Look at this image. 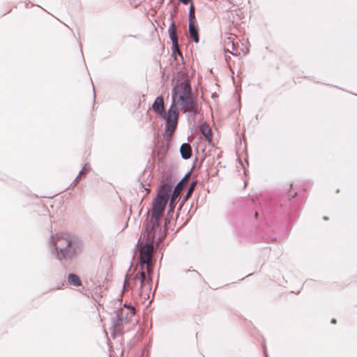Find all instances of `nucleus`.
Segmentation results:
<instances>
[{"label":"nucleus","instance_id":"f257e3e1","mask_svg":"<svg viewBox=\"0 0 357 357\" xmlns=\"http://www.w3.org/2000/svg\"><path fill=\"white\" fill-rule=\"evenodd\" d=\"M164 195V192H160L153 199L151 211L146 214L142 234L137 244V248L139 250L142 269H144V265L151 263L155 240L161 242L166 236L165 228L162 227V214L165 208V199H167Z\"/></svg>","mask_w":357,"mask_h":357},{"label":"nucleus","instance_id":"f03ea898","mask_svg":"<svg viewBox=\"0 0 357 357\" xmlns=\"http://www.w3.org/2000/svg\"><path fill=\"white\" fill-rule=\"evenodd\" d=\"M49 245L52 255L59 260H71L82 250V243L69 233L51 234Z\"/></svg>","mask_w":357,"mask_h":357},{"label":"nucleus","instance_id":"7ed1b4c3","mask_svg":"<svg viewBox=\"0 0 357 357\" xmlns=\"http://www.w3.org/2000/svg\"><path fill=\"white\" fill-rule=\"evenodd\" d=\"M153 111L165 121V133L170 137L177 128L179 112L174 104H171L167 112L164 110L163 98L160 96L155 98L152 105Z\"/></svg>","mask_w":357,"mask_h":357},{"label":"nucleus","instance_id":"20e7f679","mask_svg":"<svg viewBox=\"0 0 357 357\" xmlns=\"http://www.w3.org/2000/svg\"><path fill=\"white\" fill-rule=\"evenodd\" d=\"M172 104L177 105L179 107L188 101H193L197 99L194 96L191 86L185 81L177 82L172 89Z\"/></svg>","mask_w":357,"mask_h":357},{"label":"nucleus","instance_id":"39448f33","mask_svg":"<svg viewBox=\"0 0 357 357\" xmlns=\"http://www.w3.org/2000/svg\"><path fill=\"white\" fill-rule=\"evenodd\" d=\"M174 181L172 177L167 176L164 181L161 182L160 185L158 188V194L155 198L160 194V192H164V197H165V195H167V199H165L167 205V201L170 198V202L176 204L180 199V193L179 192L174 190L173 188Z\"/></svg>","mask_w":357,"mask_h":357},{"label":"nucleus","instance_id":"423d86ee","mask_svg":"<svg viewBox=\"0 0 357 357\" xmlns=\"http://www.w3.org/2000/svg\"><path fill=\"white\" fill-rule=\"evenodd\" d=\"M138 275L139 280L140 282V288L138 291V294L142 298L146 299V296H148V293H146L144 295H143L144 291H151L152 284V276L146 275V272L144 271V269H142L138 273Z\"/></svg>","mask_w":357,"mask_h":357},{"label":"nucleus","instance_id":"0eeeda50","mask_svg":"<svg viewBox=\"0 0 357 357\" xmlns=\"http://www.w3.org/2000/svg\"><path fill=\"white\" fill-rule=\"evenodd\" d=\"M180 109L183 111L184 114H187L188 120L192 122H195L196 116L199 114L201 109L197 99L193 101H188L186 105H183Z\"/></svg>","mask_w":357,"mask_h":357},{"label":"nucleus","instance_id":"6e6552de","mask_svg":"<svg viewBox=\"0 0 357 357\" xmlns=\"http://www.w3.org/2000/svg\"><path fill=\"white\" fill-rule=\"evenodd\" d=\"M168 33L169 39L172 41V56L176 58L177 55L180 56L183 59V55L178 47V36L176 33V24L174 21H172L168 27Z\"/></svg>","mask_w":357,"mask_h":357},{"label":"nucleus","instance_id":"1a4fd4ad","mask_svg":"<svg viewBox=\"0 0 357 357\" xmlns=\"http://www.w3.org/2000/svg\"><path fill=\"white\" fill-rule=\"evenodd\" d=\"M171 137H168L165 134V141H158L156 145V149H157V155L158 157V160L160 161H162L163 158L165 157L166 154L168 152L169 147V142L171 140Z\"/></svg>","mask_w":357,"mask_h":357},{"label":"nucleus","instance_id":"9d476101","mask_svg":"<svg viewBox=\"0 0 357 357\" xmlns=\"http://www.w3.org/2000/svg\"><path fill=\"white\" fill-rule=\"evenodd\" d=\"M189 34L191 36L195 43H198L199 41V34L198 26L195 22H189Z\"/></svg>","mask_w":357,"mask_h":357},{"label":"nucleus","instance_id":"9b49d317","mask_svg":"<svg viewBox=\"0 0 357 357\" xmlns=\"http://www.w3.org/2000/svg\"><path fill=\"white\" fill-rule=\"evenodd\" d=\"M139 280L138 273L135 277H131L127 274L125 278L124 284L123 289V291L128 289H132L136 286L137 282Z\"/></svg>","mask_w":357,"mask_h":357},{"label":"nucleus","instance_id":"f8f14e48","mask_svg":"<svg viewBox=\"0 0 357 357\" xmlns=\"http://www.w3.org/2000/svg\"><path fill=\"white\" fill-rule=\"evenodd\" d=\"M180 153L183 160L190 159L192 156V148L188 143H183L180 147Z\"/></svg>","mask_w":357,"mask_h":357},{"label":"nucleus","instance_id":"ddd939ff","mask_svg":"<svg viewBox=\"0 0 357 357\" xmlns=\"http://www.w3.org/2000/svg\"><path fill=\"white\" fill-rule=\"evenodd\" d=\"M199 132L204 137V138L209 141L212 138L211 130L206 123H203L199 126Z\"/></svg>","mask_w":357,"mask_h":357},{"label":"nucleus","instance_id":"4468645a","mask_svg":"<svg viewBox=\"0 0 357 357\" xmlns=\"http://www.w3.org/2000/svg\"><path fill=\"white\" fill-rule=\"evenodd\" d=\"M68 282L75 287H79L82 282L79 276L75 273H69L68 275Z\"/></svg>","mask_w":357,"mask_h":357},{"label":"nucleus","instance_id":"2eb2a0df","mask_svg":"<svg viewBox=\"0 0 357 357\" xmlns=\"http://www.w3.org/2000/svg\"><path fill=\"white\" fill-rule=\"evenodd\" d=\"M193 188H194V185L193 184H191L190 187L188 188L185 195L183 197V200H182V202L181 203V204L179 205V207H178V209L181 210L182 206H183V204L185 202H186L189 197H191L192 195V191H193Z\"/></svg>","mask_w":357,"mask_h":357},{"label":"nucleus","instance_id":"dca6fc26","mask_svg":"<svg viewBox=\"0 0 357 357\" xmlns=\"http://www.w3.org/2000/svg\"><path fill=\"white\" fill-rule=\"evenodd\" d=\"M188 181L185 180L183 177L174 187V190L179 192L181 193L183 188L187 185Z\"/></svg>","mask_w":357,"mask_h":357},{"label":"nucleus","instance_id":"f3484780","mask_svg":"<svg viewBox=\"0 0 357 357\" xmlns=\"http://www.w3.org/2000/svg\"><path fill=\"white\" fill-rule=\"evenodd\" d=\"M123 321V315L122 310L116 312V320L114 323V326L116 327L117 325H119Z\"/></svg>","mask_w":357,"mask_h":357},{"label":"nucleus","instance_id":"a211bd4d","mask_svg":"<svg viewBox=\"0 0 357 357\" xmlns=\"http://www.w3.org/2000/svg\"><path fill=\"white\" fill-rule=\"evenodd\" d=\"M91 170V167L89 164H85L84 167H82V170L79 172V176H81L82 174H88Z\"/></svg>","mask_w":357,"mask_h":357},{"label":"nucleus","instance_id":"6ab92c4d","mask_svg":"<svg viewBox=\"0 0 357 357\" xmlns=\"http://www.w3.org/2000/svg\"><path fill=\"white\" fill-rule=\"evenodd\" d=\"M189 22H192V19L195 18V14L194 11L193 3H190V11H189Z\"/></svg>","mask_w":357,"mask_h":357},{"label":"nucleus","instance_id":"aec40b11","mask_svg":"<svg viewBox=\"0 0 357 357\" xmlns=\"http://www.w3.org/2000/svg\"><path fill=\"white\" fill-rule=\"evenodd\" d=\"M150 264L151 263L148 264V265H145L146 266V275L152 276L153 269V267L151 266Z\"/></svg>","mask_w":357,"mask_h":357},{"label":"nucleus","instance_id":"412c9836","mask_svg":"<svg viewBox=\"0 0 357 357\" xmlns=\"http://www.w3.org/2000/svg\"><path fill=\"white\" fill-rule=\"evenodd\" d=\"M230 54L233 55L234 54L229 50H225V56L227 62H228V60L231 58Z\"/></svg>","mask_w":357,"mask_h":357},{"label":"nucleus","instance_id":"4be33fe9","mask_svg":"<svg viewBox=\"0 0 357 357\" xmlns=\"http://www.w3.org/2000/svg\"><path fill=\"white\" fill-rule=\"evenodd\" d=\"M176 204L169 202L168 213L173 212Z\"/></svg>","mask_w":357,"mask_h":357},{"label":"nucleus","instance_id":"5701e85b","mask_svg":"<svg viewBox=\"0 0 357 357\" xmlns=\"http://www.w3.org/2000/svg\"><path fill=\"white\" fill-rule=\"evenodd\" d=\"M176 204L169 202L168 213L173 212Z\"/></svg>","mask_w":357,"mask_h":357},{"label":"nucleus","instance_id":"b1692460","mask_svg":"<svg viewBox=\"0 0 357 357\" xmlns=\"http://www.w3.org/2000/svg\"><path fill=\"white\" fill-rule=\"evenodd\" d=\"M79 176H77L75 179L73 181V182L71 183L70 185V188H73L75 185H76V184L77 183L78 181H79Z\"/></svg>","mask_w":357,"mask_h":357},{"label":"nucleus","instance_id":"393cba45","mask_svg":"<svg viewBox=\"0 0 357 357\" xmlns=\"http://www.w3.org/2000/svg\"><path fill=\"white\" fill-rule=\"evenodd\" d=\"M192 0H179L183 4L188 5Z\"/></svg>","mask_w":357,"mask_h":357},{"label":"nucleus","instance_id":"a878e982","mask_svg":"<svg viewBox=\"0 0 357 357\" xmlns=\"http://www.w3.org/2000/svg\"><path fill=\"white\" fill-rule=\"evenodd\" d=\"M124 307H126L127 308H132L131 304H128L126 303L124 304Z\"/></svg>","mask_w":357,"mask_h":357},{"label":"nucleus","instance_id":"bb28decb","mask_svg":"<svg viewBox=\"0 0 357 357\" xmlns=\"http://www.w3.org/2000/svg\"><path fill=\"white\" fill-rule=\"evenodd\" d=\"M264 353L265 356L268 357L267 350H266V347L265 346L264 347Z\"/></svg>","mask_w":357,"mask_h":357},{"label":"nucleus","instance_id":"cd10ccee","mask_svg":"<svg viewBox=\"0 0 357 357\" xmlns=\"http://www.w3.org/2000/svg\"><path fill=\"white\" fill-rule=\"evenodd\" d=\"M331 323L332 324H335L337 323V321L335 319L333 318L331 320Z\"/></svg>","mask_w":357,"mask_h":357},{"label":"nucleus","instance_id":"c85d7f7f","mask_svg":"<svg viewBox=\"0 0 357 357\" xmlns=\"http://www.w3.org/2000/svg\"><path fill=\"white\" fill-rule=\"evenodd\" d=\"M193 272H194L197 275H198V276H201V275L199 274V272H197V271H195V270H194V271H193Z\"/></svg>","mask_w":357,"mask_h":357},{"label":"nucleus","instance_id":"c756f323","mask_svg":"<svg viewBox=\"0 0 357 357\" xmlns=\"http://www.w3.org/2000/svg\"><path fill=\"white\" fill-rule=\"evenodd\" d=\"M257 216H258V213L257 212L255 213V218H257Z\"/></svg>","mask_w":357,"mask_h":357},{"label":"nucleus","instance_id":"7c9ffc66","mask_svg":"<svg viewBox=\"0 0 357 357\" xmlns=\"http://www.w3.org/2000/svg\"><path fill=\"white\" fill-rule=\"evenodd\" d=\"M324 220H328V218L326 217H324Z\"/></svg>","mask_w":357,"mask_h":357},{"label":"nucleus","instance_id":"2f4dec72","mask_svg":"<svg viewBox=\"0 0 357 357\" xmlns=\"http://www.w3.org/2000/svg\"><path fill=\"white\" fill-rule=\"evenodd\" d=\"M130 36H132V37H134V38L137 37L136 36H132V35H130Z\"/></svg>","mask_w":357,"mask_h":357},{"label":"nucleus","instance_id":"473e14b6","mask_svg":"<svg viewBox=\"0 0 357 357\" xmlns=\"http://www.w3.org/2000/svg\"><path fill=\"white\" fill-rule=\"evenodd\" d=\"M234 46H235V45H234V44L233 43V44H232V48H233V49H234Z\"/></svg>","mask_w":357,"mask_h":357},{"label":"nucleus","instance_id":"72a5a7b5","mask_svg":"<svg viewBox=\"0 0 357 357\" xmlns=\"http://www.w3.org/2000/svg\"><path fill=\"white\" fill-rule=\"evenodd\" d=\"M259 116L258 114H257V115H256V119H259V116Z\"/></svg>","mask_w":357,"mask_h":357}]
</instances>
